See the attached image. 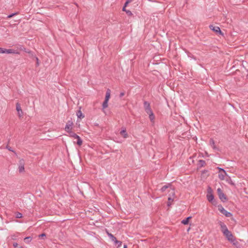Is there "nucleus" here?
<instances>
[{
  "mask_svg": "<svg viewBox=\"0 0 248 248\" xmlns=\"http://www.w3.org/2000/svg\"><path fill=\"white\" fill-rule=\"evenodd\" d=\"M168 201H170H170H172L173 200V199H172L171 197H169L168 198Z\"/></svg>",
  "mask_w": 248,
  "mask_h": 248,
  "instance_id": "obj_40",
  "label": "nucleus"
},
{
  "mask_svg": "<svg viewBox=\"0 0 248 248\" xmlns=\"http://www.w3.org/2000/svg\"><path fill=\"white\" fill-rule=\"evenodd\" d=\"M226 181L227 182H228L229 184H230L232 186H235V184L234 183L232 182V179L231 178V177L230 176H227L226 178Z\"/></svg>",
  "mask_w": 248,
  "mask_h": 248,
  "instance_id": "obj_19",
  "label": "nucleus"
},
{
  "mask_svg": "<svg viewBox=\"0 0 248 248\" xmlns=\"http://www.w3.org/2000/svg\"><path fill=\"white\" fill-rule=\"evenodd\" d=\"M218 169L219 170V173H221V172H223L225 174H227V172L223 169H222L220 168H218Z\"/></svg>",
  "mask_w": 248,
  "mask_h": 248,
  "instance_id": "obj_31",
  "label": "nucleus"
},
{
  "mask_svg": "<svg viewBox=\"0 0 248 248\" xmlns=\"http://www.w3.org/2000/svg\"><path fill=\"white\" fill-rule=\"evenodd\" d=\"M171 185L170 184H169L168 185H165L162 187L160 190L161 191V192H163L166 190L167 188H168Z\"/></svg>",
  "mask_w": 248,
  "mask_h": 248,
  "instance_id": "obj_22",
  "label": "nucleus"
},
{
  "mask_svg": "<svg viewBox=\"0 0 248 248\" xmlns=\"http://www.w3.org/2000/svg\"><path fill=\"white\" fill-rule=\"evenodd\" d=\"M118 243H115L116 244H118V247H120L122 246V242L118 240Z\"/></svg>",
  "mask_w": 248,
  "mask_h": 248,
  "instance_id": "obj_36",
  "label": "nucleus"
},
{
  "mask_svg": "<svg viewBox=\"0 0 248 248\" xmlns=\"http://www.w3.org/2000/svg\"><path fill=\"white\" fill-rule=\"evenodd\" d=\"M219 224L220 226L221 231L223 234H224L225 233H228L229 230L228 229L227 226L221 221H220Z\"/></svg>",
  "mask_w": 248,
  "mask_h": 248,
  "instance_id": "obj_8",
  "label": "nucleus"
},
{
  "mask_svg": "<svg viewBox=\"0 0 248 248\" xmlns=\"http://www.w3.org/2000/svg\"><path fill=\"white\" fill-rule=\"evenodd\" d=\"M120 134L124 138H126L128 137V134L126 133V128L125 127H122V130L120 132Z\"/></svg>",
  "mask_w": 248,
  "mask_h": 248,
  "instance_id": "obj_14",
  "label": "nucleus"
},
{
  "mask_svg": "<svg viewBox=\"0 0 248 248\" xmlns=\"http://www.w3.org/2000/svg\"><path fill=\"white\" fill-rule=\"evenodd\" d=\"M73 125V123L71 121H68L66 123L65 127V130L67 131L69 134H70V132H73L72 131Z\"/></svg>",
  "mask_w": 248,
  "mask_h": 248,
  "instance_id": "obj_6",
  "label": "nucleus"
},
{
  "mask_svg": "<svg viewBox=\"0 0 248 248\" xmlns=\"http://www.w3.org/2000/svg\"><path fill=\"white\" fill-rule=\"evenodd\" d=\"M31 53H28L29 54L30 56L32 58H35V57H36V56H35V54H34V53L31 51Z\"/></svg>",
  "mask_w": 248,
  "mask_h": 248,
  "instance_id": "obj_35",
  "label": "nucleus"
},
{
  "mask_svg": "<svg viewBox=\"0 0 248 248\" xmlns=\"http://www.w3.org/2000/svg\"><path fill=\"white\" fill-rule=\"evenodd\" d=\"M18 14V12H15L14 13H13V14H11L9 15H8L7 16V18H12V17H13L14 16H16V15H17Z\"/></svg>",
  "mask_w": 248,
  "mask_h": 248,
  "instance_id": "obj_27",
  "label": "nucleus"
},
{
  "mask_svg": "<svg viewBox=\"0 0 248 248\" xmlns=\"http://www.w3.org/2000/svg\"><path fill=\"white\" fill-rule=\"evenodd\" d=\"M228 174H225L223 172H221V173H220L219 174H218V178L221 180H223L225 179V176H228Z\"/></svg>",
  "mask_w": 248,
  "mask_h": 248,
  "instance_id": "obj_21",
  "label": "nucleus"
},
{
  "mask_svg": "<svg viewBox=\"0 0 248 248\" xmlns=\"http://www.w3.org/2000/svg\"><path fill=\"white\" fill-rule=\"evenodd\" d=\"M191 218V217H187L185 219H183L182 221H181V223L184 225H187L189 223V219Z\"/></svg>",
  "mask_w": 248,
  "mask_h": 248,
  "instance_id": "obj_20",
  "label": "nucleus"
},
{
  "mask_svg": "<svg viewBox=\"0 0 248 248\" xmlns=\"http://www.w3.org/2000/svg\"><path fill=\"white\" fill-rule=\"evenodd\" d=\"M128 3H129L128 1H126V2H125V3H124V6L126 7V6L127 5V4H128Z\"/></svg>",
  "mask_w": 248,
  "mask_h": 248,
  "instance_id": "obj_41",
  "label": "nucleus"
},
{
  "mask_svg": "<svg viewBox=\"0 0 248 248\" xmlns=\"http://www.w3.org/2000/svg\"><path fill=\"white\" fill-rule=\"evenodd\" d=\"M4 48L0 47V53H4Z\"/></svg>",
  "mask_w": 248,
  "mask_h": 248,
  "instance_id": "obj_39",
  "label": "nucleus"
},
{
  "mask_svg": "<svg viewBox=\"0 0 248 248\" xmlns=\"http://www.w3.org/2000/svg\"><path fill=\"white\" fill-rule=\"evenodd\" d=\"M4 53H7V54H19L20 53L17 51L13 49H6L4 48Z\"/></svg>",
  "mask_w": 248,
  "mask_h": 248,
  "instance_id": "obj_11",
  "label": "nucleus"
},
{
  "mask_svg": "<svg viewBox=\"0 0 248 248\" xmlns=\"http://www.w3.org/2000/svg\"><path fill=\"white\" fill-rule=\"evenodd\" d=\"M223 235L226 237L229 241L233 243V245L238 244V242L236 241V238L230 231L228 232V233H225Z\"/></svg>",
  "mask_w": 248,
  "mask_h": 248,
  "instance_id": "obj_1",
  "label": "nucleus"
},
{
  "mask_svg": "<svg viewBox=\"0 0 248 248\" xmlns=\"http://www.w3.org/2000/svg\"><path fill=\"white\" fill-rule=\"evenodd\" d=\"M149 118L151 122H154L155 117L153 112L149 114Z\"/></svg>",
  "mask_w": 248,
  "mask_h": 248,
  "instance_id": "obj_25",
  "label": "nucleus"
},
{
  "mask_svg": "<svg viewBox=\"0 0 248 248\" xmlns=\"http://www.w3.org/2000/svg\"><path fill=\"white\" fill-rule=\"evenodd\" d=\"M210 145L212 147L214 150L216 151H219V148L215 145V141L213 139H210L209 140Z\"/></svg>",
  "mask_w": 248,
  "mask_h": 248,
  "instance_id": "obj_12",
  "label": "nucleus"
},
{
  "mask_svg": "<svg viewBox=\"0 0 248 248\" xmlns=\"http://www.w3.org/2000/svg\"><path fill=\"white\" fill-rule=\"evenodd\" d=\"M110 93H111L110 90L108 89L106 92V96H105V100H108V101L109 100L110 97Z\"/></svg>",
  "mask_w": 248,
  "mask_h": 248,
  "instance_id": "obj_16",
  "label": "nucleus"
},
{
  "mask_svg": "<svg viewBox=\"0 0 248 248\" xmlns=\"http://www.w3.org/2000/svg\"><path fill=\"white\" fill-rule=\"evenodd\" d=\"M207 171H207V170H204L202 171V172H203V173H205V172H207Z\"/></svg>",
  "mask_w": 248,
  "mask_h": 248,
  "instance_id": "obj_45",
  "label": "nucleus"
},
{
  "mask_svg": "<svg viewBox=\"0 0 248 248\" xmlns=\"http://www.w3.org/2000/svg\"><path fill=\"white\" fill-rule=\"evenodd\" d=\"M6 148L8 149L9 151L14 152L15 154H16V152L12 149V148L7 144L6 146Z\"/></svg>",
  "mask_w": 248,
  "mask_h": 248,
  "instance_id": "obj_30",
  "label": "nucleus"
},
{
  "mask_svg": "<svg viewBox=\"0 0 248 248\" xmlns=\"http://www.w3.org/2000/svg\"><path fill=\"white\" fill-rule=\"evenodd\" d=\"M170 205H171V203H170V201H169V202H168L167 205H168V206H170Z\"/></svg>",
  "mask_w": 248,
  "mask_h": 248,
  "instance_id": "obj_43",
  "label": "nucleus"
},
{
  "mask_svg": "<svg viewBox=\"0 0 248 248\" xmlns=\"http://www.w3.org/2000/svg\"><path fill=\"white\" fill-rule=\"evenodd\" d=\"M107 234L109 237V238L113 241L114 243H118V240H117L116 238L111 233L108 232H107Z\"/></svg>",
  "mask_w": 248,
  "mask_h": 248,
  "instance_id": "obj_13",
  "label": "nucleus"
},
{
  "mask_svg": "<svg viewBox=\"0 0 248 248\" xmlns=\"http://www.w3.org/2000/svg\"><path fill=\"white\" fill-rule=\"evenodd\" d=\"M18 170L20 173L23 172L25 170L24 160L23 159H20L19 161Z\"/></svg>",
  "mask_w": 248,
  "mask_h": 248,
  "instance_id": "obj_9",
  "label": "nucleus"
},
{
  "mask_svg": "<svg viewBox=\"0 0 248 248\" xmlns=\"http://www.w3.org/2000/svg\"><path fill=\"white\" fill-rule=\"evenodd\" d=\"M124 94H125L124 92H121L120 93L119 97L120 98H122L124 95Z\"/></svg>",
  "mask_w": 248,
  "mask_h": 248,
  "instance_id": "obj_38",
  "label": "nucleus"
},
{
  "mask_svg": "<svg viewBox=\"0 0 248 248\" xmlns=\"http://www.w3.org/2000/svg\"><path fill=\"white\" fill-rule=\"evenodd\" d=\"M34 58L35 59V60L36 61V65L37 66H38L39 65V59L37 57H35Z\"/></svg>",
  "mask_w": 248,
  "mask_h": 248,
  "instance_id": "obj_37",
  "label": "nucleus"
},
{
  "mask_svg": "<svg viewBox=\"0 0 248 248\" xmlns=\"http://www.w3.org/2000/svg\"><path fill=\"white\" fill-rule=\"evenodd\" d=\"M16 109L18 112V115L19 117H22L23 115V112L22 111V110L21 109L20 105L19 103H17L16 104Z\"/></svg>",
  "mask_w": 248,
  "mask_h": 248,
  "instance_id": "obj_10",
  "label": "nucleus"
},
{
  "mask_svg": "<svg viewBox=\"0 0 248 248\" xmlns=\"http://www.w3.org/2000/svg\"><path fill=\"white\" fill-rule=\"evenodd\" d=\"M127 248V245L124 244V248Z\"/></svg>",
  "mask_w": 248,
  "mask_h": 248,
  "instance_id": "obj_44",
  "label": "nucleus"
},
{
  "mask_svg": "<svg viewBox=\"0 0 248 248\" xmlns=\"http://www.w3.org/2000/svg\"><path fill=\"white\" fill-rule=\"evenodd\" d=\"M207 192L208 193L206 197L208 201L213 204H215L216 201L214 199V196L212 193V189L210 187H208L207 189Z\"/></svg>",
  "mask_w": 248,
  "mask_h": 248,
  "instance_id": "obj_2",
  "label": "nucleus"
},
{
  "mask_svg": "<svg viewBox=\"0 0 248 248\" xmlns=\"http://www.w3.org/2000/svg\"><path fill=\"white\" fill-rule=\"evenodd\" d=\"M132 0H126V1H128L129 3H130Z\"/></svg>",
  "mask_w": 248,
  "mask_h": 248,
  "instance_id": "obj_46",
  "label": "nucleus"
},
{
  "mask_svg": "<svg viewBox=\"0 0 248 248\" xmlns=\"http://www.w3.org/2000/svg\"><path fill=\"white\" fill-rule=\"evenodd\" d=\"M122 10L123 11H124V12H125V11L127 10H126V7H125V6H123Z\"/></svg>",
  "mask_w": 248,
  "mask_h": 248,
  "instance_id": "obj_42",
  "label": "nucleus"
},
{
  "mask_svg": "<svg viewBox=\"0 0 248 248\" xmlns=\"http://www.w3.org/2000/svg\"><path fill=\"white\" fill-rule=\"evenodd\" d=\"M31 240H32V238L30 236H28L24 238V241H25V242H26L27 243L31 242Z\"/></svg>",
  "mask_w": 248,
  "mask_h": 248,
  "instance_id": "obj_26",
  "label": "nucleus"
},
{
  "mask_svg": "<svg viewBox=\"0 0 248 248\" xmlns=\"http://www.w3.org/2000/svg\"><path fill=\"white\" fill-rule=\"evenodd\" d=\"M108 100H104L103 104H102V107L103 109L106 108L108 107Z\"/></svg>",
  "mask_w": 248,
  "mask_h": 248,
  "instance_id": "obj_24",
  "label": "nucleus"
},
{
  "mask_svg": "<svg viewBox=\"0 0 248 248\" xmlns=\"http://www.w3.org/2000/svg\"><path fill=\"white\" fill-rule=\"evenodd\" d=\"M13 246L14 248H21L22 247L19 246L17 243H14Z\"/></svg>",
  "mask_w": 248,
  "mask_h": 248,
  "instance_id": "obj_32",
  "label": "nucleus"
},
{
  "mask_svg": "<svg viewBox=\"0 0 248 248\" xmlns=\"http://www.w3.org/2000/svg\"><path fill=\"white\" fill-rule=\"evenodd\" d=\"M125 12H126V14L129 16H131L132 15H133L132 13L130 10H126V11H125Z\"/></svg>",
  "mask_w": 248,
  "mask_h": 248,
  "instance_id": "obj_33",
  "label": "nucleus"
},
{
  "mask_svg": "<svg viewBox=\"0 0 248 248\" xmlns=\"http://www.w3.org/2000/svg\"><path fill=\"white\" fill-rule=\"evenodd\" d=\"M210 29L214 31L215 32H216L217 34H219L221 35H223V33L220 30L219 27L217 26H214L212 25H210L209 26Z\"/></svg>",
  "mask_w": 248,
  "mask_h": 248,
  "instance_id": "obj_7",
  "label": "nucleus"
},
{
  "mask_svg": "<svg viewBox=\"0 0 248 248\" xmlns=\"http://www.w3.org/2000/svg\"><path fill=\"white\" fill-rule=\"evenodd\" d=\"M81 108H79V109L77 112V115L78 118L82 119L84 117V115H83L81 111Z\"/></svg>",
  "mask_w": 248,
  "mask_h": 248,
  "instance_id": "obj_17",
  "label": "nucleus"
},
{
  "mask_svg": "<svg viewBox=\"0 0 248 248\" xmlns=\"http://www.w3.org/2000/svg\"><path fill=\"white\" fill-rule=\"evenodd\" d=\"M16 217L17 218H21L22 217V214L21 213H20L17 212L16 214Z\"/></svg>",
  "mask_w": 248,
  "mask_h": 248,
  "instance_id": "obj_29",
  "label": "nucleus"
},
{
  "mask_svg": "<svg viewBox=\"0 0 248 248\" xmlns=\"http://www.w3.org/2000/svg\"><path fill=\"white\" fill-rule=\"evenodd\" d=\"M19 49H20V50H22V51H25V52L27 53H31V50H29V49H27L26 48H25L23 46H19V47H18Z\"/></svg>",
  "mask_w": 248,
  "mask_h": 248,
  "instance_id": "obj_18",
  "label": "nucleus"
},
{
  "mask_svg": "<svg viewBox=\"0 0 248 248\" xmlns=\"http://www.w3.org/2000/svg\"><path fill=\"white\" fill-rule=\"evenodd\" d=\"M206 165V162L203 160H199L198 163V168H201L204 167Z\"/></svg>",
  "mask_w": 248,
  "mask_h": 248,
  "instance_id": "obj_15",
  "label": "nucleus"
},
{
  "mask_svg": "<svg viewBox=\"0 0 248 248\" xmlns=\"http://www.w3.org/2000/svg\"><path fill=\"white\" fill-rule=\"evenodd\" d=\"M171 193H172L173 195H174V192L173 190H172V192Z\"/></svg>",
  "mask_w": 248,
  "mask_h": 248,
  "instance_id": "obj_47",
  "label": "nucleus"
},
{
  "mask_svg": "<svg viewBox=\"0 0 248 248\" xmlns=\"http://www.w3.org/2000/svg\"><path fill=\"white\" fill-rule=\"evenodd\" d=\"M143 105H144V109L149 108L151 107L150 104L148 101H144Z\"/></svg>",
  "mask_w": 248,
  "mask_h": 248,
  "instance_id": "obj_23",
  "label": "nucleus"
},
{
  "mask_svg": "<svg viewBox=\"0 0 248 248\" xmlns=\"http://www.w3.org/2000/svg\"><path fill=\"white\" fill-rule=\"evenodd\" d=\"M46 236V234L45 233H42V234L39 235V237L41 238L44 239V237Z\"/></svg>",
  "mask_w": 248,
  "mask_h": 248,
  "instance_id": "obj_34",
  "label": "nucleus"
},
{
  "mask_svg": "<svg viewBox=\"0 0 248 248\" xmlns=\"http://www.w3.org/2000/svg\"><path fill=\"white\" fill-rule=\"evenodd\" d=\"M145 111L148 114H150L153 113V111L152 110L151 107L149 108L145 109Z\"/></svg>",
  "mask_w": 248,
  "mask_h": 248,
  "instance_id": "obj_28",
  "label": "nucleus"
},
{
  "mask_svg": "<svg viewBox=\"0 0 248 248\" xmlns=\"http://www.w3.org/2000/svg\"><path fill=\"white\" fill-rule=\"evenodd\" d=\"M69 136L70 137L74 138L77 140V142L74 141V143H77L79 146H80L82 144V140L80 137L77 135L74 132H70Z\"/></svg>",
  "mask_w": 248,
  "mask_h": 248,
  "instance_id": "obj_3",
  "label": "nucleus"
},
{
  "mask_svg": "<svg viewBox=\"0 0 248 248\" xmlns=\"http://www.w3.org/2000/svg\"><path fill=\"white\" fill-rule=\"evenodd\" d=\"M217 193L219 199L223 202H225L227 199L226 196L223 192L222 190L220 188L217 189Z\"/></svg>",
  "mask_w": 248,
  "mask_h": 248,
  "instance_id": "obj_4",
  "label": "nucleus"
},
{
  "mask_svg": "<svg viewBox=\"0 0 248 248\" xmlns=\"http://www.w3.org/2000/svg\"><path fill=\"white\" fill-rule=\"evenodd\" d=\"M219 211L226 217H231L232 216L231 212H228L221 205L218 206Z\"/></svg>",
  "mask_w": 248,
  "mask_h": 248,
  "instance_id": "obj_5",
  "label": "nucleus"
}]
</instances>
